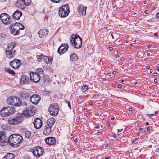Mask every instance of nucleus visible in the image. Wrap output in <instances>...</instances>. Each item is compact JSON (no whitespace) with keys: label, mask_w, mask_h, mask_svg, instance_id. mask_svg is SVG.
<instances>
[{"label":"nucleus","mask_w":159,"mask_h":159,"mask_svg":"<svg viewBox=\"0 0 159 159\" xmlns=\"http://www.w3.org/2000/svg\"><path fill=\"white\" fill-rule=\"evenodd\" d=\"M23 141L22 136L18 134H13L8 138V142L9 145L14 147H17L20 145Z\"/></svg>","instance_id":"1"},{"label":"nucleus","mask_w":159,"mask_h":159,"mask_svg":"<svg viewBox=\"0 0 159 159\" xmlns=\"http://www.w3.org/2000/svg\"><path fill=\"white\" fill-rule=\"evenodd\" d=\"M70 43L73 47L76 49L79 48L82 46V39L78 35H72L71 37Z\"/></svg>","instance_id":"2"},{"label":"nucleus","mask_w":159,"mask_h":159,"mask_svg":"<svg viewBox=\"0 0 159 159\" xmlns=\"http://www.w3.org/2000/svg\"><path fill=\"white\" fill-rule=\"evenodd\" d=\"M7 102L8 104L17 106L26 105L25 102H22L20 99L16 97H10L8 98Z\"/></svg>","instance_id":"3"},{"label":"nucleus","mask_w":159,"mask_h":159,"mask_svg":"<svg viewBox=\"0 0 159 159\" xmlns=\"http://www.w3.org/2000/svg\"><path fill=\"white\" fill-rule=\"evenodd\" d=\"M15 111V109L12 107H5L0 111V114L2 116H6L9 114L13 113Z\"/></svg>","instance_id":"4"},{"label":"nucleus","mask_w":159,"mask_h":159,"mask_svg":"<svg viewBox=\"0 0 159 159\" xmlns=\"http://www.w3.org/2000/svg\"><path fill=\"white\" fill-rule=\"evenodd\" d=\"M22 115L21 113H18L17 114L16 116L12 119H8V122L10 124L17 125L21 122L23 120Z\"/></svg>","instance_id":"5"},{"label":"nucleus","mask_w":159,"mask_h":159,"mask_svg":"<svg viewBox=\"0 0 159 159\" xmlns=\"http://www.w3.org/2000/svg\"><path fill=\"white\" fill-rule=\"evenodd\" d=\"M70 12L68 7V4L63 5L61 7L59 11V16L61 17H64L67 16Z\"/></svg>","instance_id":"6"},{"label":"nucleus","mask_w":159,"mask_h":159,"mask_svg":"<svg viewBox=\"0 0 159 159\" xmlns=\"http://www.w3.org/2000/svg\"><path fill=\"white\" fill-rule=\"evenodd\" d=\"M31 2L30 0H17L16 6L19 8L24 9L26 6L30 5Z\"/></svg>","instance_id":"7"},{"label":"nucleus","mask_w":159,"mask_h":159,"mask_svg":"<svg viewBox=\"0 0 159 159\" xmlns=\"http://www.w3.org/2000/svg\"><path fill=\"white\" fill-rule=\"evenodd\" d=\"M59 110L58 106L57 103L51 105L48 109L50 115L52 116H57L58 114Z\"/></svg>","instance_id":"8"},{"label":"nucleus","mask_w":159,"mask_h":159,"mask_svg":"<svg viewBox=\"0 0 159 159\" xmlns=\"http://www.w3.org/2000/svg\"><path fill=\"white\" fill-rule=\"evenodd\" d=\"M43 152L42 148L39 146L34 148L32 150V153L36 157H39L42 155Z\"/></svg>","instance_id":"9"},{"label":"nucleus","mask_w":159,"mask_h":159,"mask_svg":"<svg viewBox=\"0 0 159 159\" xmlns=\"http://www.w3.org/2000/svg\"><path fill=\"white\" fill-rule=\"evenodd\" d=\"M0 19L2 22L5 24H11V18L10 16L7 14L3 13L0 16Z\"/></svg>","instance_id":"10"},{"label":"nucleus","mask_w":159,"mask_h":159,"mask_svg":"<svg viewBox=\"0 0 159 159\" xmlns=\"http://www.w3.org/2000/svg\"><path fill=\"white\" fill-rule=\"evenodd\" d=\"M30 76L31 80L35 83L38 82L40 79V75L39 74L34 72L30 73Z\"/></svg>","instance_id":"11"},{"label":"nucleus","mask_w":159,"mask_h":159,"mask_svg":"<svg viewBox=\"0 0 159 159\" xmlns=\"http://www.w3.org/2000/svg\"><path fill=\"white\" fill-rule=\"evenodd\" d=\"M6 133L3 131H0V145L4 146L6 143L7 138Z\"/></svg>","instance_id":"12"},{"label":"nucleus","mask_w":159,"mask_h":159,"mask_svg":"<svg viewBox=\"0 0 159 159\" xmlns=\"http://www.w3.org/2000/svg\"><path fill=\"white\" fill-rule=\"evenodd\" d=\"M68 48V45L67 43L62 44L59 47L57 52L60 55H62L67 51Z\"/></svg>","instance_id":"13"},{"label":"nucleus","mask_w":159,"mask_h":159,"mask_svg":"<svg viewBox=\"0 0 159 159\" xmlns=\"http://www.w3.org/2000/svg\"><path fill=\"white\" fill-rule=\"evenodd\" d=\"M33 124L34 128L37 129H39L40 128L43 124L42 120L40 118H36L34 119Z\"/></svg>","instance_id":"14"},{"label":"nucleus","mask_w":159,"mask_h":159,"mask_svg":"<svg viewBox=\"0 0 159 159\" xmlns=\"http://www.w3.org/2000/svg\"><path fill=\"white\" fill-rule=\"evenodd\" d=\"M40 100V98L39 96L36 94H34L32 95L30 98V100L32 103L35 105L38 104Z\"/></svg>","instance_id":"15"},{"label":"nucleus","mask_w":159,"mask_h":159,"mask_svg":"<svg viewBox=\"0 0 159 159\" xmlns=\"http://www.w3.org/2000/svg\"><path fill=\"white\" fill-rule=\"evenodd\" d=\"M10 30L11 33L14 35H17L19 34L18 28L16 27V25L15 24L10 25Z\"/></svg>","instance_id":"16"},{"label":"nucleus","mask_w":159,"mask_h":159,"mask_svg":"<svg viewBox=\"0 0 159 159\" xmlns=\"http://www.w3.org/2000/svg\"><path fill=\"white\" fill-rule=\"evenodd\" d=\"M21 64L20 60L16 59L11 61L10 62V65L14 69L19 68Z\"/></svg>","instance_id":"17"},{"label":"nucleus","mask_w":159,"mask_h":159,"mask_svg":"<svg viewBox=\"0 0 159 159\" xmlns=\"http://www.w3.org/2000/svg\"><path fill=\"white\" fill-rule=\"evenodd\" d=\"M86 7L84 6L79 5L78 6V11L79 14L82 15H85L86 14Z\"/></svg>","instance_id":"18"},{"label":"nucleus","mask_w":159,"mask_h":159,"mask_svg":"<svg viewBox=\"0 0 159 159\" xmlns=\"http://www.w3.org/2000/svg\"><path fill=\"white\" fill-rule=\"evenodd\" d=\"M45 142L47 144L53 145L56 141V139L53 137H49L45 139Z\"/></svg>","instance_id":"19"},{"label":"nucleus","mask_w":159,"mask_h":159,"mask_svg":"<svg viewBox=\"0 0 159 159\" xmlns=\"http://www.w3.org/2000/svg\"><path fill=\"white\" fill-rule=\"evenodd\" d=\"M29 81L28 76L26 75L22 76L20 79V84L22 85L27 84Z\"/></svg>","instance_id":"20"},{"label":"nucleus","mask_w":159,"mask_h":159,"mask_svg":"<svg viewBox=\"0 0 159 159\" xmlns=\"http://www.w3.org/2000/svg\"><path fill=\"white\" fill-rule=\"evenodd\" d=\"M48 31L46 29H42L38 32V34L40 37L43 38L47 35Z\"/></svg>","instance_id":"21"},{"label":"nucleus","mask_w":159,"mask_h":159,"mask_svg":"<svg viewBox=\"0 0 159 159\" xmlns=\"http://www.w3.org/2000/svg\"><path fill=\"white\" fill-rule=\"evenodd\" d=\"M22 15V12L20 11L17 10L13 14V18L16 20H18L20 18Z\"/></svg>","instance_id":"22"},{"label":"nucleus","mask_w":159,"mask_h":159,"mask_svg":"<svg viewBox=\"0 0 159 159\" xmlns=\"http://www.w3.org/2000/svg\"><path fill=\"white\" fill-rule=\"evenodd\" d=\"M15 52V50H14V51H6V54L7 57L11 58L14 57Z\"/></svg>","instance_id":"23"},{"label":"nucleus","mask_w":159,"mask_h":159,"mask_svg":"<svg viewBox=\"0 0 159 159\" xmlns=\"http://www.w3.org/2000/svg\"><path fill=\"white\" fill-rule=\"evenodd\" d=\"M55 122V119L52 117L49 118L47 120V124L48 125L50 128H51V127L54 125Z\"/></svg>","instance_id":"24"},{"label":"nucleus","mask_w":159,"mask_h":159,"mask_svg":"<svg viewBox=\"0 0 159 159\" xmlns=\"http://www.w3.org/2000/svg\"><path fill=\"white\" fill-rule=\"evenodd\" d=\"M31 92L28 90H25L22 92L21 96L24 98L29 97L31 94Z\"/></svg>","instance_id":"25"},{"label":"nucleus","mask_w":159,"mask_h":159,"mask_svg":"<svg viewBox=\"0 0 159 159\" xmlns=\"http://www.w3.org/2000/svg\"><path fill=\"white\" fill-rule=\"evenodd\" d=\"M43 59L47 64H50L53 61V59L52 58L45 56H43Z\"/></svg>","instance_id":"26"},{"label":"nucleus","mask_w":159,"mask_h":159,"mask_svg":"<svg viewBox=\"0 0 159 159\" xmlns=\"http://www.w3.org/2000/svg\"><path fill=\"white\" fill-rule=\"evenodd\" d=\"M15 46V43H12L8 45V47L6 48V51H14L15 50L14 49Z\"/></svg>","instance_id":"27"},{"label":"nucleus","mask_w":159,"mask_h":159,"mask_svg":"<svg viewBox=\"0 0 159 159\" xmlns=\"http://www.w3.org/2000/svg\"><path fill=\"white\" fill-rule=\"evenodd\" d=\"M15 156L11 153H8L6 154L3 159H14Z\"/></svg>","instance_id":"28"},{"label":"nucleus","mask_w":159,"mask_h":159,"mask_svg":"<svg viewBox=\"0 0 159 159\" xmlns=\"http://www.w3.org/2000/svg\"><path fill=\"white\" fill-rule=\"evenodd\" d=\"M28 109L30 116H32L34 114L35 112L34 111L35 110L33 107H28Z\"/></svg>","instance_id":"29"},{"label":"nucleus","mask_w":159,"mask_h":159,"mask_svg":"<svg viewBox=\"0 0 159 159\" xmlns=\"http://www.w3.org/2000/svg\"><path fill=\"white\" fill-rule=\"evenodd\" d=\"M78 59L77 55L75 53H73L70 56V59L72 61H76Z\"/></svg>","instance_id":"30"},{"label":"nucleus","mask_w":159,"mask_h":159,"mask_svg":"<svg viewBox=\"0 0 159 159\" xmlns=\"http://www.w3.org/2000/svg\"><path fill=\"white\" fill-rule=\"evenodd\" d=\"M15 25H16V27L18 28V30H23L24 29V27L23 25L19 23H16Z\"/></svg>","instance_id":"31"},{"label":"nucleus","mask_w":159,"mask_h":159,"mask_svg":"<svg viewBox=\"0 0 159 159\" xmlns=\"http://www.w3.org/2000/svg\"><path fill=\"white\" fill-rule=\"evenodd\" d=\"M28 108L25 110L23 111L22 114H21V115H22V118H23L24 117H26L28 116H30V114L28 112Z\"/></svg>","instance_id":"32"},{"label":"nucleus","mask_w":159,"mask_h":159,"mask_svg":"<svg viewBox=\"0 0 159 159\" xmlns=\"http://www.w3.org/2000/svg\"><path fill=\"white\" fill-rule=\"evenodd\" d=\"M36 72H35L36 73H37V74H43L44 73V71L41 68H39L37 69L36 70Z\"/></svg>","instance_id":"33"},{"label":"nucleus","mask_w":159,"mask_h":159,"mask_svg":"<svg viewBox=\"0 0 159 159\" xmlns=\"http://www.w3.org/2000/svg\"><path fill=\"white\" fill-rule=\"evenodd\" d=\"M51 131V130H44L43 134L45 135L48 136L50 134Z\"/></svg>","instance_id":"34"},{"label":"nucleus","mask_w":159,"mask_h":159,"mask_svg":"<svg viewBox=\"0 0 159 159\" xmlns=\"http://www.w3.org/2000/svg\"><path fill=\"white\" fill-rule=\"evenodd\" d=\"M43 55L42 54H40L39 55H38L37 56V58L38 60L39 61H42V60L43 59Z\"/></svg>","instance_id":"35"},{"label":"nucleus","mask_w":159,"mask_h":159,"mask_svg":"<svg viewBox=\"0 0 159 159\" xmlns=\"http://www.w3.org/2000/svg\"><path fill=\"white\" fill-rule=\"evenodd\" d=\"M31 136V133L29 131H26L25 134V136L26 138H29Z\"/></svg>","instance_id":"36"},{"label":"nucleus","mask_w":159,"mask_h":159,"mask_svg":"<svg viewBox=\"0 0 159 159\" xmlns=\"http://www.w3.org/2000/svg\"><path fill=\"white\" fill-rule=\"evenodd\" d=\"M5 70L10 74H15V72L13 70L9 68H6L5 69Z\"/></svg>","instance_id":"37"},{"label":"nucleus","mask_w":159,"mask_h":159,"mask_svg":"<svg viewBox=\"0 0 159 159\" xmlns=\"http://www.w3.org/2000/svg\"><path fill=\"white\" fill-rule=\"evenodd\" d=\"M88 89V86L86 85H83L81 88V90L83 92L86 91Z\"/></svg>","instance_id":"38"},{"label":"nucleus","mask_w":159,"mask_h":159,"mask_svg":"<svg viewBox=\"0 0 159 159\" xmlns=\"http://www.w3.org/2000/svg\"><path fill=\"white\" fill-rule=\"evenodd\" d=\"M61 0H51V1L53 3H58Z\"/></svg>","instance_id":"39"},{"label":"nucleus","mask_w":159,"mask_h":159,"mask_svg":"<svg viewBox=\"0 0 159 159\" xmlns=\"http://www.w3.org/2000/svg\"><path fill=\"white\" fill-rule=\"evenodd\" d=\"M65 103H67V104L68 106L69 107L70 109H71V105H70V103L69 102H67L66 100H65Z\"/></svg>","instance_id":"40"},{"label":"nucleus","mask_w":159,"mask_h":159,"mask_svg":"<svg viewBox=\"0 0 159 159\" xmlns=\"http://www.w3.org/2000/svg\"><path fill=\"white\" fill-rule=\"evenodd\" d=\"M0 36L1 37L3 38H5L6 37V35L5 34L3 33L1 34L0 35Z\"/></svg>","instance_id":"41"},{"label":"nucleus","mask_w":159,"mask_h":159,"mask_svg":"<svg viewBox=\"0 0 159 159\" xmlns=\"http://www.w3.org/2000/svg\"><path fill=\"white\" fill-rule=\"evenodd\" d=\"M118 87L119 88H121L122 87V85L121 84H118Z\"/></svg>","instance_id":"42"},{"label":"nucleus","mask_w":159,"mask_h":159,"mask_svg":"<svg viewBox=\"0 0 159 159\" xmlns=\"http://www.w3.org/2000/svg\"><path fill=\"white\" fill-rule=\"evenodd\" d=\"M156 68L157 69V71H159V66H156Z\"/></svg>","instance_id":"43"},{"label":"nucleus","mask_w":159,"mask_h":159,"mask_svg":"<svg viewBox=\"0 0 159 159\" xmlns=\"http://www.w3.org/2000/svg\"><path fill=\"white\" fill-rule=\"evenodd\" d=\"M99 127V126L98 125H96L95 127V128L96 129H98V128Z\"/></svg>","instance_id":"44"},{"label":"nucleus","mask_w":159,"mask_h":159,"mask_svg":"<svg viewBox=\"0 0 159 159\" xmlns=\"http://www.w3.org/2000/svg\"><path fill=\"white\" fill-rule=\"evenodd\" d=\"M156 16L157 17H159V12L157 13L156 14Z\"/></svg>","instance_id":"45"},{"label":"nucleus","mask_w":159,"mask_h":159,"mask_svg":"<svg viewBox=\"0 0 159 159\" xmlns=\"http://www.w3.org/2000/svg\"><path fill=\"white\" fill-rule=\"evenodd\" d=\"M156 151L159 153V148H157L156 149Z\"/></svg>","instance_id":"46"},{"label":"nucleus","mask_w":159,"mask_h":159,"mask_svg":"<svg viewBox=\"0 0 159 159\" xmlns=\"http://www.w3.org/2000/svg\"><path fill=\"white\" fill-rule=\"evenodd\" d=\"M154 36H157L158 35V34L157 33H154Z\"/></svg>","instance_id":"47"},{"label":"nucleus","mask_w":159,"mask_h":159,"mask_svg":"<svg viewBox=\"0 0 159 159\" xmlns=\"http://www.w3.org/2000/svg\"><path fill=\"white\" fill-rule=\"evenodd\" d=\"M145 13L146 14H148V11L147 10H146L145 11Z\"/></svg>","instance_id":"48"},{"label":"nucleus","mask_w":159,"mask_h":159,"mask_svg":"<svg viewBox=\"0 0 159 159\" xmlns=\"http://www.w3.org/2000/svg\"><path fill=\"white\" fill-rule=\"evenodd\" d=\"M122 130H117V132L119 133L121 132Z\"/></svg>","instance_id":"49"},{"label":"nucleus","mask_w":159,"mask_h":159,"mask_svg":"<svg viewBox=\"0 0 159 159\" xmlns=\"http://www.w3.org/2000/svg\"><path fill=\"white\" fill-rule=\"evenodd\" d=\"M157 81V80L156 78L154 79V82L155 83H156Z\"/></svg>","instance_id":"50"},{"label":"nucleus","mask_w":159,"mask_h":159,"mask_svg":"<svg viewBox=\"0 0 159 159\" xmlns=\"http://www.w3.org/2000/svg\"><path fill=\"white\" fill-rule=\"evenodd\" d=\"M109 49L111 51L113 50V48L112 47H110L109 48Z\"/></svg>","instance_id":"51"},{"label":"nucleus","mask_w":159,"mask_h":159,"mask_svg":"<svg viewBox=\"0 0 159 159\" xmlns=\"http://www.w3.org/2000/svg\"><path fill=\"white\" fill-rule=\"evenodd\" d=\"M116 73V72L115 71H114L112 72V74L113 75H115Z\"/></svg>","instance_id":"52"},{"label":"nucleus","mask_w":159,"mask_h":159,"mask_svg":"<svg viewBox=\"0 0 159 159\" xmlns=\"http://www.w3.org/2000/svg\"><path fill=\"white\" fill-rule=\"evenodd\" d=\"M152 10H155V7H154V6H153V7H152Z\"/></svg>","instance_id":"53"},{"label":"nucleus","mask_w":159,"mask_h":159,"mask_svg":"<svg viewBox=\"0 0 159 159\" xmlns=\"http://www.w3.org/2000/svg\"><path fill=\"white\" fill-rule=\"evenodd\" d=\"M77 138H75L74 139V141L75 142L76 141H77Z\"/></svg>","instance_id":"54"},{"label":"nucleus","mask_w":159,"mask_h":159,"mask_svg":"<svg viewBox=\"0 0 159 159\" xmlns=\"http://www.w3.org/2000/svg\"><path fill=\"white\" fill-rule=\"evenodd\" d=\"M108 75L109 76H111V74L110 73H108Z\"/></svg>","instance_id":"55"},{"label":"nucleus","mask_w":159,"mask_h":159,"mask_svg":"<svg viewBox=\"0 0 159 159\" xmlns=\"http://www.w3.org/2000/svg\"><path fill=\"white\" fill-rule=\"evenodd\" d=\"M111 35L112 39H114V37L112 34H111Z\"/></svg>","instance_id":"56"},{"label":"nucleus","mask_w":159,"mask_h":159,"mask_svg":"<svg viewBox=\"0 0 159 159\" xmlns=\"http://www.w3.org/2000/svg\"><path fill=\"white\" fill-rule=\"evenodd\" d=\"M137 139H138V138H135L134 140H133L132 141V142H134L135 141V140H137Z\"/></svg>","instance_id":"57"},{"label":"nucleus","mask_w":159,"mask_h":159,"mask_svg":"<svg viewBox=\"0 0 159 159\" xmlns=\"http://www.w3.org/2000/svg\"><path fill=\"white\" fill-rule=\"evenodd\" d=\"M157 73L156 72H154L153 73V75H157Z\"/></svg>","instance_id":"58"},{"label":"nucleus","mask_w":159,"mask_h":159,"mask_svg":"<svg viewBox=\"0 0 159 159\" xmlns=\"http://www.w3.org/2000/svg\"><path fill=\"white\" fill-rule=\"evenodd\" d=\"M150 68V66H147L146 67V68L148 69Z\"/></svg>","instance_id":"59"},{"label":"nucleus","mask_w":159,"mask_h":159,"mask_svg":"<svg viewBox=\"0 0 159 159\" xmlns=\"http://www.w3.org/2000/svg\"><path fill=\"white\" fill-rule=\"evenodd\" d=\"M101 134H102V132L101 131L98 132V135Z\"/></svg>","instance_id":"60"},{"label":"nucleus","mask_w":159,"mask_h":159,"mask_svg":"<svg viewBox=\"0 0 159 159\" xmlns=\"http://www.w3.org/2000/svg\"><path fill=\"white\" fill-rule=\"evenodd\" d=\"M113 137H114V138H116V135H115V134H113Z\"/></svg>","instance_id":"61"},{"label":"nucleus","mask_w":159,"mask_h":159,"mask_svg":"<svg viewBox=\"0 0 159 159\" xmlns=\"http://www.w3.org/2000/svg\"><path fill=\"white\" fill-rule=\"evenodd\" d=\"M150 73H152V69H151L150 71Z\"/></svg>","instance_id":"62"},{"label":"nucleus","mask_w":159,"mask_h":159,"mask_svg":"<svg viewBox=\"0 0 159 159\" xmlns=\"http://www.w3.org/2000/svg\"><path fill=\"white\" fill-rule=\"evenodd\" d=\"M143 3L145 4H146L147 3V2L146 1H145L143 2Z\"/></svg>","instance_id":"63"},{"label":"nucleus","mask_w":159,"mask_h":159,"mask_svg":"<svg viewBox=\"0 0 159 159\" xmlns=\"http://www.w3.org/2000/svg\"><path fill=\"white\" fill-rule=\"evenodd\" d=\"M136 14H137L136 13H133L132 15H134V16H135L136 15Z\"/></svg>","instance_id":"64"}]
</instances>
